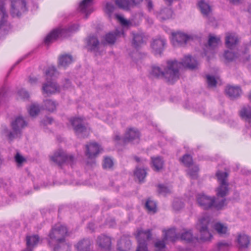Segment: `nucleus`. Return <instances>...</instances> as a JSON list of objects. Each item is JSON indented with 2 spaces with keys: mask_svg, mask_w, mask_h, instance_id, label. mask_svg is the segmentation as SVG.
<instances>
[{
  "mask_svg": "<svg viewBox=\"0 0 251 251\" xmlns=\"http://www.w3.org/2000/svg\"><path fill=\"white\" fill-rule=\"evenodd\" d=\"M198 62L189 55L185 56L181 62L176 61H168L164 71L158 66L151 67L150 74L155 77H164L167 81L173 83L179 77V71L182 68L193 69L197 67Z\"/></svg>",
  "mask_w": 251,
  "mask_h": 251,
  "instance_id": "obj_1",
  "label": "nucleus"
},
{
  "mask_svg": "<svg viewBox=\"0 0 251 251\" xmlns=\"http://www.w3.org/2000/svg\"><path fill=\"white\" fill-rule=\"evenodd\" d=\"M163 232L164 236L163 240H157L154 244L155 251H165L166 241L173 242L179 239V236L176 234L175 228H171L167 230H164ZM151 237V234L150 230L139 229L136 234V238L138 242V246L136 251H148L146 241L149 240Z\"/></svg>",
  "mask_w": 251,
  "mask_h": 251,
  "instance_id": "obj_2",
  "label": "nucleus"
},
{
  "mask_svg": "<svg viewBox=\"0 0 251 251\" xmlns=\"http://www.w3.org/2000/svg\"><path fill=\"white\" fill-rule=\"evenodd\" d=\"M67 234L66 227L58 223L55 225L49 233L50 244H53V251H70V246L65 241V237Z\"/></svg>",
  "mask_w": 251,
  "mask_h": 251,
  "instance_id": "obj_3",
  "label": "nucleus"
},
{
  "mask_svg": "<svg viewBox=\"0 0 251 251\" xmlns=\"http://www.w3.org/2000/svg\"><path fill=\"white\" fill-rule=\"evenodd\" d=\"M57 72L54 66L49 67L45 71L47 82L43 84L42 91L43 94L50 95L60 91V87L51 79L56 77Z\"/></svg>",
  "mask_w": 251,
  "mask_h": 251,
  "instance_id": "obj_4",
  "label": "nucleus"
},
{
  "mask_svg": "<svg viewBox=\"0 0 251 251\" xmlns=\"http://www.w3.org/2000/svg\"><path fill=\"white\" fill-rule=\"evenodd\" d=\"M198 204L203 209H206L214 207L217 209H221L225 205L226 200L222 199L219 201L214 197L208 196L203 193L198 194L197 196Z\"/></svg>",
  "mask_w": 251,
  "mask_h": 251,
  "instance_id": "obj_5",
  "label": "nucleus"
},
{
  "mask_svg": "<svg viewBox=\"0 0 251 251\" xmlns=\"http://www.w3.org/2000/svg\"><path fill=\"white\" fill-rule=\"evenodd\" d=\"M78 27V25L74 24L67 29L61 28L54 29L47 35L44 42L46 44L49 45L59 38L69 36L70 33L76 31Z\"/></svg>",
  "mask_w": 251,
  "mask_h": 251,
  "instance_id": "obj_6",
  "label": "nucleus"
},
{
  "mask_svg": "<svg viewBox=\"0 0 251 251\" xmlns=\"http://www.w3.org/2000/svg\"><path fill=\"white\" fill-rule=\"evenodd\" d=\"M12 131H9L7 129H5L3 133L10 141L18 138L21 134L22 129L26 126L27 123L21 116H18L11 122V123Z\"/></svg>",
  "mask_w": 251,
  "mask_h": 251,
  "instance_id": "obj_7",
  "label": "nucleus"
},
{
  "mask_svg": "<svg viewBox=\"0 0 251 251\" xmlns=\"http://www.w3.org/2000/svg\"><path fill=\"white\" fill-rule=\"evenodd\" d=\"M210 221L209 216L205 214L199 220L197 225V227L199 230L201 234L200 240L203 241H208L212 237L211 234L207 229V226Z\"/></svg>",
  "mask_w": 251,
  "mask_h": 251,
  "instance_id": "obj_8",
  "label": "nucleus"
},
{
  "mask_svg": "<svg viewBox=\"0 0 251 251\" xmlns=\"http://www.w3.org/2000/svg\"><path fill=\"white\" fill-rule=\"evenodd\" d=\"M50 158L51 161L59 166L64 164L72 165L74 161L72 155H68L62 150H59L54 152L53 154L50 156Z\"/></svg>",
  "mask_w": 251,
  "mask_h": 251,
  "instance_id": "obj_9",
  "label": "nucleus"
},
{
  "mask_svg": "<svg viewBox=\"0 0 251 251\" xmlns=\"http://www.w3.org/2000/svg\"><path fill=\"white\" fill-rule=\"evenodd\" d=\"M76 135L80 138H84L90 133V128L83 125V119L81 118H74L70 120Z\"/></svg>",
  "mask_w": 251,
  "mask_h": 251,
  "instance_id": "obj_10",
  "label": "nucleus"
},
{
  "mask_svg": "<svg viewBox=\"0 0 251 251\" xmlns=\"http://www.w3.org/2000/svg\"><path fill=\"white\" fill-rule=\"evenodd\" d=\"M216 176L220 184L217 190V195L218 196L224 197L228 192V184L226 181L228 174L226 172L219 171L216 173Z\"/></svg>",
  "mask_w": 251,
  "mask_h": 251,
  "instance_id": "obj_11",
  "label": "nucleus"
},
{
  "mask_svg": "<svg viewBox=\"0 0 251 251\" xmlns=\"http://www.w3.org/2000/svg\"><path fill=\"white\" fill-rule=\"evenodd\" d=\"M181 162L188 168L187 174L192 179H196L198 176L199 168L192 164V157L189 154L184 155L181 159Z\"/></svg>",
  "mask_w": 251,
  "mask_h": 251,
  "instance_id": "obj_12",
  "label": "nucleus"
},
{
  "mask_svg": "<svg viewBox=\"0 0 251 251\" xmlns=\"http://www.w3.org/2000/svg\"><path fill=\"white\" fill-rule=\"evenodd\" d=\"M11 14L13 17H19L26 10V4L24 0H11Z\"/></svg>",
  "mask_w": 251,
  "mask_h": 251,
  "instance_id": "obj_13",
  "label": "nucleus"
},
{
  "mask_svg": "<svg viewBox=\"0 0 251 251\" xmlns=\"http://www.w3.org/2000/svg\"><path fill=\"white\" fill-rule=\"evenodd\" d=\"M191 39V36L180 32L172 33L171 42L175 46L184 45Z\"/></svg>",
  "mask_w": 251,
  "mask_h": 251,
  "instance_id": "obj_14",
  "label": "nucleus"
},
{
  "mask_svg": "<svg viewBox=\"0 0 251 251\" xmlns=\"http://www.w3.org/2000/svg\"><path fill=\"white\" fill-rule=\"evenodd\" d=\"M8 15L3 6V2L0 1V31L5 32L11 28L7 21Z\"/></svg>",
  "mask_w": 251,
  "mask_h": 251,
  "instance_id": "obj_15",
  "label": "nucleus"
},
{
  "mask_svg": "<svg viewBox=\"0 0 251 251\" xmlns=\"http://www.w3.org/2000/svg\"><path fill=\"white\" fill-rule=\"evenodd\" d=\"M85 148V155L89 159H93L96 157L102 150L100 146L95 142L86 145Z\"/></svg>",
  "mask_w": 251,
  "mask_h": 251,
  "instance_id": "obj_16",
  "label": "nucleus"
},
{
  "mask_svg": "<svg viewBox=\"0 0 251 251\" xmlns=\"http://www.w3.org/2000/svg\"><path fill=\"white\" fill-rule=\"evenodd\" d=\"M87 46L89 50L95 52L97 55L103 50L105 44L104 43L100 44L97 38L95 36H92L88 38Z\"/></svg>",
  "mask_w": 251,
  "mask_h": 251,
  "instance_id": "obj_17",
  "label": "nucleus"
},
{
  "mask_svg": "<svg viewBox=\"0 0 251 251\" xmlns=\"http://www.w3.org/2000/svg\"><path fill=\"white\" fill-rule=\"evenodd\" d=\"M139 136V132L137 129L130 128L126 131L125 137L122 139V140L124 143L130 142L133 143H138Z\"/></svg>",
  "mask_w": 251,
  "mask_h": 251,
  "instance_id": "obj_18",
  "label": "nucleus"
},
{
  "mask_svg": "<svg viewBox=\"0 0 251 251\" xmlns=\"http://www.w3.org/2000/svg\"><path fill=\"white\" fill-rule=\"evenodd\" d=\"M166 40L164 38H158L153 40L151 47L154 54H160L164 49Z\"/></svg>",
  "mask_w": 251,
  "mask_h": 251,
  "instance_id": "obj_19",
  "label": "nucleus"
},
{
  "mask_svg": "<svg viewBox=\"0 0 251 251\" xmlns=\"http://www.w3.org/2000/svg\"><path fill=\"white\" fill-rule=\"evenodd\" d=\"M220 43L221 38L219 37L210 34L209 35L208 45L206 46L207 50L205 51V55H207L209 52L213 53L212 50L217 47Z\"/></svg>",
  "mask_w": 251,
  "mask_h": 251,
  "instance_id": "obj_20",
  "label": "nucleus"
},
{
  "mask_svg": "<svg viewBox=\"0 0 251 251\" xmlns=\"http://www.w3.org/2000/svg\"><path fill=\"white\" fill-rule=\"evenodd\" d=\"M93 0H83L79 5L78 10L80 12L87 16L94 10L92 6Z\"/></svg>",
  "mask_w": 251,
  "mask_h": 251,
  "instance_id": "obj_21",
  "label": "nucleus"
},
{
  "mask_svg": "<svg viewBox=\"0 0 251 251\" xmlns=\"http://www.w3.org/2000/svg\"><path fill=\"white\" fill-rule=\"evenodd\" d=\"M97 244L101 249L108 251L111 248V239L110 237L105 236V235H101L97 239Z\"/></svg>",
  "mask_w": 251,
  "mask_h": 251,
  "instance_id": "obj_22",
  "label": "nucleus"
},
{
  "mask_svg": "<svg viewBox=\"0 0 251 251\" xmlns=\"http://www.w3.org/2000/svg\"><path fill=\"white\" fill-rule=\"evenodd\" d=\"M239 41L238 36L234 33H227L226 36V45L227 48L232 49L237 45Z\"/></svg>",
  "mask_w": 251,
  "mask_h": 251,
  "instance_id": "obj_23",
  "label": "nucleus"
},
{
  "mask_svg": "<svg viewBox=\"0 0 251 251\" xmlns=\"http://www.w3.org/2000/svg\"><path fill=\"white\" fill-rule=\"evenodd\" d=\"M121 36H124L123 29L122 28L117 29L114 33H109L107 34L104 37V40L108 44H113L118 37Z\"/></svg>",
  "mask_w": 251,
  "mask_h": 251,
  "instance_id": "obj_24",
  "label": "nucleus"
},
{
  "mask_svg": "<svg viewBox=\"0 0 251 251\" xmlns=\"http://www.w3.org/2000/svg\"><path fill=\"white\" fill-rule=\"evenodd\" d=\"M173 11L171 9L165 7L161 8L156 14V16L160 20L164 21L172 17Z\"/></svg>",
  "mask_w": 251,
  "mask_h": 251,
  "instance_id": "obj_25",
  "label": "nucleus"
},
{
  "mask_svg": "<svg viewBox=\"0 0 251 251\" xmlns=\"http://www.w3.org/2000/svg\"><path fill=\"white\" fill-rule=\"evenodd\" d=\"M226 92L229 97L234 98L240 96L242 91L239 86H228L226 89Z\"/></svg>",
  "mask_w": 251,
  "mask_h": 251,
  "instance_id": "obj_26",
  "label": "nucleus"
},
{
  "mask_svg": "<svg viewBox=\"0 0 251 251\" xmlns=\"http://www.w3.org/2000/svg\"><path fill=\"white\" fill-rule=\"evenodd\" d=\"M131 247L130 241L127 238L122 237L118 243V251H129Z\"/></svg>",
  "mask_w": 251,
  "mask_h": 251,
  "instance_id": "obj_27",
  "label": "nucleus"
},
{
  "mask_svg": "<svg viewBox=\"0 0 251 251\" xmlns=\"http://www.w3.org/2000/svg\"><path fill=\"white\" fill-rule=\"evenodd\" d=\"M198 5L203 16L208 17L211 12V9L208 4L205 2L204 0H201L198 2Z\"/></svg>",
  "mask_w": 251,
  "mask_h": 251,
  "instance_id": "obj_28",
  "label": "nucleus"
},
{
  "mask_svg": "<svg viewBox=\"0 0 251 251\" xmlns=\"http://www.w3.org/2000/svg\"><path fill=\"white\" fill-rule=\"evenodd\" d=\"M39 241V236L37 235H27L26 237V248L32 249Z\"/></svg>",
  "mask_w": 251,
  "mask_h": 251,
  "instance_id": "obj_29",
  "label": "nucleus"
},
{
  "mask_svg": "<svg viewBox=\"0 0 251 251\" xmlns=\"http://www.w3.org/2000/svg\"><path fill=\"white\" fill-rule=\"evenodd\" d=\"M91 245L89 239H83L75 245V247L77 251H87Z\"/></svg>",
  "mask_w": 251,
  "mask_h": 251,
  "instance_id": "obj_30",
  "label": "nucleus"
},
{
  "mask_svg": "<svg viewBox=\"0 0 251 251\" xmlns=\"http://www.w3.org/2000/svg\"><path fill=\"white\" fill-rule=\"evenodd\" d=\"M73 61V57L69 54H63L58 58V65L66 67L70 65Z\"/></svg>",
  "mask_w": 251,
  "mask_h": 251,
  "instance_id": "obj_31",
  "label": "nucleus"
},
{
  "mask_svg": "<svg viewBox=\"0 0 251 251\" xmlns=\"http://www.w3.org/2000/svg\"><path fill=\"white\" fill-rule=\"evenodd\" d=\"M237 242L240 249H245L248 248L250 244V239L245 234H239L238 236Z\"/></svg>",
  "mask_w": 251,
  "mask_h": 251,
  "instance_id": "obj_32",
  "label": "nucleus"
},
{
  "mask_svg": "<svg viewBox=\"0 0 251 251\" xmlns=\"http://www.w3.org/2000/svg\"><path fill=\"white\" fill-rule=\"evenodd\" d=\"M144 42V37L142 34H133L132 45L135 48L140 47Z\"/></svg>",
  "mask_w": 251,
  "mask_h": 251,
  "instance_id": "obj_33",
  "label": "nucleus"
},
{
  "mask_svg": "<svg viewBox=\"0 0 251 251\" xmlns=\"http://www.w3.org/2000/svg\"><path fill=\"white\" fill-rule=\"evenodd\" d=\"M179 238L182 240L185 241L187 242H193L195 240L198 241V238L193 237L192 232L191 230H187L184 231L179 236Z\"/></svg>",
  "mask_w": 251,
  "mask_h": 251,
  "instance_id": "obj_34",
  "label": "nucleus"
},
{
  "mask_svg": "<svg viewBox=\"0 0 251 251\" xmlns=\"http://www.w3.org/2000/svg\"><path fill=\"white\" fill-rule=\"evenodd\" d=\"M214 229L221 235H225L228 232V228L226 225L221 223H216L214 225Z\"/></svg>",
  "mask_w": 251,
  "mask_h": 251,
  "instance_id": "obj_35",
  "label": "nucleus"
},
{
  "mask_svg": "<svg viewBox=\"0 0 251 251\" xmlns=\"http://www.w3.org/2000/svg\"><path fill=\"white\" fill-rule=\"evenodd\" d=\"M151 159L152 167L155 170L158 171L162 168L163 165V161L160 157H152Z\"/></svg>",
  "mask_w": 251,
  "mask_h": 251,
  "instance_id": "obj_36",
  "label": "nucleus"
},
{
  "mask_svg": "<svg viewBox=\"0 0 251 251\" xmlns=\"http://www.w3.org/2000/svg\"><path fill=\"white\" fill-rule=\"evenodd\" d=\"M57 104L54 101L48 100L44 101L45 109L48 111L53 112L56 107Z\"/></svg>",
  "mask_w": 251,
  "mask_h": 251,
  "instance_id": "obj_37",
  "label": "nucleus"
},
{
  "mask_svg": "<svg viewBox=\"0 0 251 251\" xmlns=\"http://www.w3.org/2000/svg\"><path fill=\"white\" fill-rule=\"evenodd\" d=\"M145 206L150 212L153 213L156 211V204L153 201L148 199L146 202Z\"/></svg>",
  "mask_w": 251,
  "mask_h": 251,
  "instance_id": "obj_38",
  "label": "nucleus"
},
{
  "mask_svg": "<svg viewBox=\"0 0 251 251\" xmlns=\"http://www.w3.org/2000/svg\"><path fill=\"white\" fill-rule=\"evenodd\" d=\"M115 17L123 26L128 27L131 25V22L125 19L122 15L116 14Z\"/></svg>",
  "mask_w": 251,
  "mask_h": 251,
  "instance_id": "obj_39",
  "label": "nucleus"
},
{
  "mask_svg": "<svg viewBox=\"0 0 251 251\" xmlns=\"http://www.w3.org/2000/svg\"><path fill=\"white\" fill-rule=\"evenodd\" d=\"M40 110V108L38 104L36 103H32L28 108L29 114L30 116L34 117L36 116Z\"/></svg>",
  "mask_w": 251,
  "mask_h": 251,
  "instance_id": "obj_40",
  "label": "nucleus"
},
{
  "mask_svg": "<svg viewBox=\"0 0 251 251\" xmlns=\"http://www.w3.org/2000/svg\"><path fill=\"white\" fill-rule=\"evenodd\" d=\"M146 172L144 169L136 168L134 172L135 176L138 179L139 181H142L146 176Z\"/></svg>",
  "mask_w": 251,
  "mask_h": 251,
  "instance_id": "obj_41",
  "label": "nucleus"
},
{
  "mask_svg": "<svg viewBox=\"0 0 251 251\" xmlns=\"http://www.w3.org/2000/svg\"><path fill=\"white\" fill-rule=\"evenodd\" d=\"M224 57L227 60L233 61L237 58L238 56L230 51H226L224 54Z\"/></svg>",
  "mask_w": 251,
  "mask_h": 251,
  "instance_id": "obj_42",
  "label": "nucleus"
},
{
  "mask_svg": "<svg viewBox=\"0 0 251 251\" xmlns=\"http://www.w3.org/2000/svg\"><path fill=\"white\" fill-rule=\"evenodd\" d=\"M115 9V6L111 2H107L105 5L104 11L109 16H111L112 12Z\"/></svg>",
  "mask_w": 251,
  "mask_h": 251,
  "instance_id": "obj_43",
  "label": "nucleus"
},
{
  "mask_svg": "<svg viewBox=\"0 0 251 251\" xmlns=\"http://www.w3.org/2000/svg\"><path fill=\"white\" fill-rule=\"evenodd\" d=\"M171 192V189L165 185H158V192L163 195H166Z\"/></svg>",
  "mask_w": 251,
  "mask_h": 251,
  "instance_id": "obj_44",
  "label": "nucleus"
},
{
  "mask_svg": "<svg viewBox=\"0 0 251 251\" xmlns=\"http://www.w3.org/2000/svg\"><path fill=\"white\" fill-rule=\"evenodd\" d=\"M231 245V243L225 241L219 242L217 245L218 250H226Z\"/></svg>",
  "mask_w": 251,
  "mask_h": 251,
  "instance_id": "obj_45",
  "label": "nucleus"
},
{
  "mask_svg": "<svg viewBox=\"0 0 251 251\" xmlns=\"http://www.w3.org/2000/svg\"><path fill=\"white\" fill-rule=\"evenodd\" d=\"M206 79L207 82L209 87H212L216 86L217 81L216 80L214 76L210 75H207Z\"/></svg>",
  "mask_w": 251,
  "mask_h": 251,
  "instance_id": "obj_46",
  "label": "nucleus"
},
{
  "mask_svg": "<svg viewBox=\"0 0 251 251\" xmlns=\"http://www.w3.org/2000/svg\"><path fill=\"white\" fill-rule=\"evenodd\" d=\"M113 164L112 160L109 157H105L104 160L103 167L105 169L110 168Z\"/></svg>",
  "mask_w": 251,
  "mask_h": 251,
  "instance_id": "obj_47",
  "label": "nucleus"
},
{
  "mask_svg": "<svg viewBox=\"0 0 251 251\" xmlns=\"http://www.w3.org/2000/svg\"><path fill=\"white\" fill-rule=\"evenodd\" d=\"M18 95L19 97L22 99L25 100L29 98L28 93L23 89L19 91L18 92Z\"/></svg>",
  "mask_w": 251,
  "mask_h": 251,
  "instance_id": "obj_48",
  "label": "nucleus"
},
{
  "mask_svg": "<svg viewBox=\"0 0 251 251\" xmlns=\"http://www.w3.org/2000/svg\"><path fill=\"white\" fill-rule=\"evenodd\" d=\"M15 159L16 163L18 164V165H20L24 162L25 161V158L21 155L19 153H17L15 156Z\"/></svg>",
  "mask_w": 251,
  "mask_h": 251,
  "instance_id": "obj_49",
  "label": "nucleus"
},
{
  "mask_svg": "<svg viewBox=\"0 0 251 251\" xmlns=\"http://www.w3.org/2000/svg\"><path fill=\"white\" fill-rule=\"evenodd\" d=\"M183 206V203L179 200L175 201L173 203V207L176 210H179Z\"/></svg>",
  "mask_w": 251,
  "mask_h": 251,
  "instance_id": "obj_50",
  "label": "nucleus"
},
{
  "mask_svg": "<svg viewBox=\"0 0 251 251\" xmlns=\"http://www.w3.org/2000/svg\"><path fill=\"white\" fill-rule=\"evenodd\" d=\"M38 81V79L35 77L30 76L28 78V82L31 85L35 84Z\"/></svg>",
  "mask_w": 251,
  "mask_h": 251,
  "instance_id": "obj_51",
  "label": "nucleus"
},
{
  "mask_svg": "<svg viewBox=\"0 0 251 251\" xmlns=\"http://www.w3.org/2000/svg\"><path fill=\"white\" fill-rule=\"evenodd\" d=\"M52 119L51 118L47 117L44 120L43 124L44 125L50 124L52 123Z\"/></svg>",
  "mask_w": 251,
  "mask_h": 251,
  "instance_id": "obj_52",
  "label": "nucleus"
},
{
  "mask_svg": "<svg viewBox=\"0 0 251 251\" xmlns=\"http://www.w3.org/2000/svg\"><path fill=\"white\" fill-rule=\"evenodd\" d=\"M148 2V7L149 10H151L152 8V4L150 0H146Z\"/></svg>",
  "mask_w": 251,
  "mask_h": 251,
  "instance_id": "obj_53",
  "label": "nucleus"
},
{
  "mask_svg": "<svg viewBox=\"0 0 251 251\" xmlns=\"http://www.w3.org/2000/svg\"><path fill=\"white\" fill-rule=\"evenodd\" d=\"M115 140L116 141H121V139L119 135H116L115 137Z\"/></svg>",
  "mask_w": 251,
  "mask_h": 251,
  "instance_id": "obj_54",
  "label": "nucleus"
},
{
  "mask_svg": "<svg viewBox=\"0 0 251 251\" xmlns=\"http://www.w3.org/2000/svg\"><path fill=\"white\" fill-rule=\"evenodd\" d=\"M92 226H93V224L92 223H90L88 225V227L91 229H92L93 230V228H92Z\"/></svg>",
  "mask_w": 251,
  "mask_h": 251,
  "instance_id": "obj_55",
  "label": "nucleus"
},
{
  "mask_svg": "<svg viewBox=\"0 0 251 251\" xmlns=\"http://www.w3.org/2000/svg\"><path fill=\"white\" fill-rule=\"evenodd\" d=\"M178 251H190L188 249H179Z\"/></svg>",
  "mask_w": 251,
  "mask_h": 251,
  "instance_id": "obj_56",
  "label": "nucleus"
},
{
  "mask_svg": "<svg viewBox=\"0 0 251 251\" xmlns=\"http://www.w3.org/2000/svg\"><path fill=\"white\" fill-rule=\"evenodd\" d=\"M231 1L232 3H235L239 2V0H231Z\"/></svg>",
  "mask_w": 251,
  "mask_h": 251,
  "instance_id": "obj_57",
  "label": "nucleus"
},
{
  "mask_svg": "<svg viewBox=\"0 0 251 251\" xmlns=\"http://www.w3.org/2000/svg\"><path fill=\"white\" fill-rule=\"evenodd\" d=\"M23 251H31V249H28L26 248L25 250Z\"/></svg>",
  "mask_w": 251,
  "mask_h": 251,
  "instance_id": "obj_58",
  "label": "nucleus"
},
{
  "mask_svg": "<svg viewBox=\"0 0 251 251\" xmlns=\"http://www.w3.org/2000/svg\"><path fill=\"white\" fill-rule=\"evenodd\" d=\"M67 86H66V87H67V88H68V86H69V85H70V82H69V80H67Z\"/></svg>",
  "mask_w": 251,
  "mask_h": 251,
  "instance_id": "obj_59",
  "label": "nucleus"
},
{
  "mask_svg": "<svg viewBox=\"0 0 251 251\" xmlns=\"http://www.w3.org/2000/svg\"><path fill=\"white\" fill-rule=\"evenodd\" d=\"M248 11L249 12L251 13V6H250Z\"/></svg>",
  "mask_w": 251,
  "mask_h": 251,
  "instance_id": "obj_60",
  "label": "nucleus"
},
{
  "mask_svg": "<svg viewBox=\"0 0 251 251\" xmlns=\"http://www.w3.org/2000/svg\"><path fill=\"white\" fill-rule=\"evenodd\" d=\"M136 160L137 161L139 162L140 161L139 160V158H137V157H136Z\"/></svg>",
  "mask_w": 251,
  "mask_h": 251,
  "instance_id": "obj_61",
  "label": "nucleus"
},
{
  "mask_svg": "<svg viewBox=\"0 0 251 251\" xmlns=\"http://www.w3.org/2000/svg\"><path fill=\"white\" fill-rule=\"evenodd\" d=\"M249 99L251 100V93L249 95Z\"/></svg>",
  "mask_w": 251,
  "mask_h": 251,
  "instance_id": "obj_62",
  "label": "nucleus"
}]
</instances>
